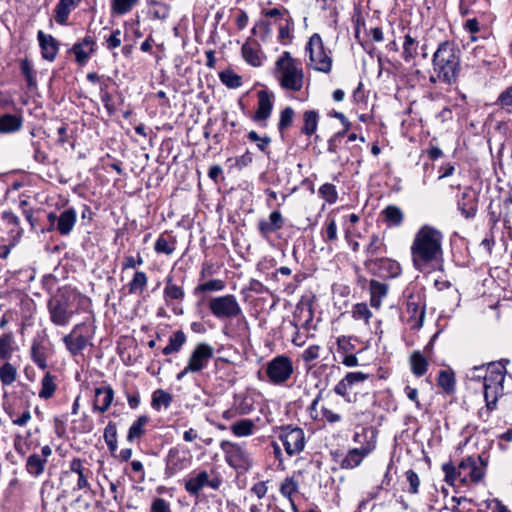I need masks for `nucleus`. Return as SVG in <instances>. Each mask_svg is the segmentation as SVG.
<instances>
[{
	"instance_id": "nucleus-1",
	"label": "nucleus",
	"mask_w": 512,
	"mask_h": 512,
	"mask_svg": "<svg viewBox=\"0 0 512 512\" xmlns=\"http://www.w3.org/2000/svg\"><path fill=\"white\" fill-rule=\"evenodd\" d=\"M443 234L436 228L424 225L415 234L410 251L413 266L422 273H429L443 262Z\"/></svg>"
},
{
	"instance_id": "nucleus-2",
	"label": "nucleus",
	"mask_w": 512,
	"mask_h": 512,
	"mask_svg": "<svg viewBox=\"0 0 512 512\" xmlns=\"http://www.w3.org/2000/svg\"><path fill=\"white\" fill-rule=\"evenodd\" d=\"M432 71L429 81L448 86L457 83L461 72V51L453 41L439 43L432 56Z\"/></svg>"
},
{
	"instance_id": "nucleus-3",
	"label": "nucleus",
	"mask_w": 512,
	"mask_h": 512,
	"mask_svg": "<svg viewBox=\"0 0 512 512\" xmlns=\"http://www.w3.org/2000/svg\"><path fill=\"white\" fill-rule=\"evenodd\" d=\"M275 75L283 89L297 92L303 87L304 72L301 63L288 51L283 52L276 60Z\"/></svg>"
},
{
	"instance_id": "nucleus-4",
	"label": "nucleus",
	"mask_w": 512,
	"mask_h": 512,
	"mask_svg": "<svg viewBox=\"0 0 512 512\" xmlns=\"http://www.w3.org/2000/svg\"><path fill=\"white\" fill-rule=\"evenodd\" d=\"M505 372L504 366L495 363H490L486 369L483 389L486 407L489 411L496 409L499 397L504 394Z\"/></svg>"
},
{
	"instance_id": "nucleus-5",
	"label": "nucleus",
	"mask_w": 512,
	"mask_h": 512,
	"mask_svg": "<svg viewBox=\"0 0 512 512\" xmlns=\"http://www.w3.org/2000/svg\"><path fill=\"white\" fill-rule=\"evenodd\" d=\"M310 66L319 72L330 73L332 69L331 51L326 50L320 34L314 33L306 44Z\"/></svg>"
},
{
	"instance_id": "nucleus-6",
	"label": "nucleus",
	"mask_w": 512,
	"mask_h": 512,
	"mask_svg": "<svg viewBox=\"0 0 512 512\" xmlns=\"http://www.w3.org/2000/svg\"><path fill=\"white\" fill-rule=\"evenodd\" d=\"M209 310L218 319L245 320L242 308L236 297L232 294L213 297L208 303Z\"/></svg>"
},
{
	"instance_id": "nucleus-7",
	"label": "nucleus",
	"mask_w": 512,
	"mask_h": 512,
	"mask_svg": "<svg viewBox=\"0 0 512 512\" xmlns=\"http://www.w3.org/2000/svg\"><path fill=\"white\" fill-rule=\"evenodd\" d=\"M265 373L271 384H285L294 373L292 359L284 354L277 355L266 363Z\"/></svg>"
},
{
	"instance_id": "nucleus-8",
	"label": "nucleus",
	"mask_w": 512,
	"mask_h": 512,
	"mask_svg": "<svg viewBox=\"0 0 512 512\" xmlns=\"http://www.w3.org/2000/svg\"><path fill=\"white\" fill-rule=\"evenodd\" d=\"M220 449L230 467L239 471H247L252 466V458L245 445L223 440L220 443Z\"/></svg>"
},
{
	"instance_id": "nucleus-9",
	"label": "nucleus",
	"mask_w": 512,
	"mask_h": 512,
	"mask_svg": "<svg viewBox=\"0 0 512 512\" xmlns=\"http://www.w3.org/2000/svg\"><path fill=\"white\" fill-rule=\"evenodd\" d=\"M487 460L481 455L468 456L464 458L457 467V475L463 484L478 483L484 475Z\"/></svg>"
},
{
	"instance_id": "nucleus-10",
	"label": "nucleus",
	"mask_w": 512,
	"mask_h": 512,
	"mask_svg": "<svg viewBox=\"0 0 512 512\" xmlns=\"http://www.w3.org/2000/svg\"><path fill=\"white\" fill-rule=\"evenodd\" d=\"M50 320L57 326H66L70 322L74 311L71 309L69 298L60 294L48 301Z\"/></svg>"
},
{
	"instance_id": "nucleus-11",
	"label": "nucleus",
	"mask_w": 512,
	"mask_h": 512,
	"mask_svg": "<svg viewBox=\"0 0 512 512\" xmlns=\"http://www.w3.org/2000/svg\"><path fill=\"white\" fill-rule=\"evenodd\" d=\"M279 438L283 443L286 453L290 456L299 454L305 447L304 431L299 427H283Z\"/></svg>"
},
{
	"instance_id": "nucleus-12",
	"label": "nucleus",
	"mask_w": 512,
	"mask_h": 512,
	"mask_svg": "<svg viewBox=\"0 0 512 512\" xmlns=\"http://www.w3.org/2000/svg\"><path fill=\"white\" fill-rule=\"evenodd\" d=\"M190 460L191 457L188 450L180 446L170 448L165 458V475L172 477L186 469L190 464Z\"/></svg>"
},
{
	"instance_id": "nucleus-13",
	"label": "nucleus",
	"mask_w": 512,
	"mask_h": 512,
	"mask_svg": "<svg viewBox=\"0 0 512 512\" xmlns=\"http://www.w3.org/2000/svg\"><path fill=\"white\" fill-rule=\"evenodd\" d=\"M369 375L363 372H349L334 387V392L343 397L347 402H358L357 393L351 396V391L359 384L366 381Z\"/></svg>"
},
{
	"instance_id": "nucleus-14",
	"label": "nucleus",
	"mask_w": 512,
	"mask_h": 512,
	"mask_svg": "<svg viewBox=\"0 0 512 512\" xmlns=\"http://www.w3.org/2000/svg\"><path fill=\"white\" fill-rule=\"evenodd\" d=\"M221 485L218 477L211 478L207 471H199L191 475L185 482V490L193 496H198L205 487L217 490Z\"/></svg>"
},
{
	"instance_id": "nucleus-15",
	"label": "nucleus",
	"mask_w": 512,
	"mask_h": 512,
	"mask_svg": "<svg viewBox=\"0 0 512 512\" xmlns=\"http://www.w3.org/2000/svg\"><path fill=\"white\" fill-rule=\"evenodd\" d=\"M213 355L214 348L210 344L205 342L197 344L188 358V370H193L195 373L201 372L208 366Z\"/></svg>"
},
{
	"instance_id": "nucleus-16",
	"label": "nucleus",
	"mask_w": 512,
	"mask_h": 512,
	"mask_svg": "<svg viewBox=\"0 0 512 512\" xmlns=\"http://www.w3.org/2000/svg\"><path fill=\"white\" fill-rule=\"evenodd\" d=\"M479 194L472 187H465L457 197V209L466 219H473L478 211Z\"/></svg>"
},
{
	"instance_id": "nucleus-17",
	"label": "nucleus",
	"mask_w": 512,
	"mask_h": 512,
	"mask_svg": "<svg viewBox=\"0 0 512 512\" xmlns=\"http://www.w3.org/2000/svg\"><path fill=\"white\" fill-rule=\"evenodd\" d=\"M85 327V323L76 324L71 332L63 337L66 349L74 357L82 354L89 343V338L82 334Z\"/></svg>"
},
{
	"instance_id": "nucleus-18",
	"label": "nucleus",
	"mask_w": 512,
	"mask_h": 512,
	"mask_svg": "<svg viewBox=\"0 0 512 512\" xmlns=\"http://www.w3.org/2000/svg\"><path fill=\"white\" fill-rule=\"evenodd\" d=\"M284 218L280 211L275 210L270 213L267 219H261L257 224V229L260 235L267 239L271 233L276 232L283 228Z\"/></svg>"
},
{
	"instance_id": "nucleus-19",
	"label": "nucleus",
	"mask_w": 512,
	"mask_h": 512,
	"mask_svg": "<svg viewBox=\"0 0 512 512\" xmlns=\"http://www.w3.org/2000/svg\"><path fill=\"white\" fill-rule=\"evenodd\" d=\"M72 473L77 474V490L90 489L88 481L92 472L83 466V461L80 458H74L69 464V470L63 472V476L69 477Z\"/></svg>"
},
{
	"instance_id": "nucleus-20",
	"label": "nucleus",
	"mask_w": 512,
	"mask_h": 512,
	"mask_svg": "<svg viewBox=\"0 0 512 512\" xmlns=\"http://www.w3.org/2000/svg\"><path fill=\"white\" fill-rule=\"evenodd\" d=\"M369 265H373L372 269L376 270V273L381 277L395 278L401 273L400 264L389 258L371 260L369 261Z\"/></svg>"
},
{
	"instance_id": "nucleus-21",
	"label": "nucleus",
	"mask_w": 512,
	"mask_h": 512,
	"mask_svg": "<svg viewBox=\"0 0 512 512\" xmlns=\"http://www.w3.org/2000/svg\"><path fill=\"white\" fill-rule=\"evenodd\" d=\"M258 106L253 116V120L256 122H266L270 117L273 109V94L266 90H260L257 93Z\"/></svg>"
},
{
	"instance_id": "nucleus-22",
	"label": "nucleus",
	"mask_w": 512,
	"mask_h": 512,
	"mask_svg": "<svg viewBox=\"0 0 512 512\" xmlns=\"http://www.w3.org/2000/svg\"><path fill=\"white\" fill-rule=\"evenodd\" d=\"M374 450V443L368 442L365 446L350 450L342 460L341 466L346 469H353L361 464L363 459Z\"/></svg>"
},
{
	"instance_id": "nucleus-23",
	"label": "nucleus",
	"mask_w": 512,
	"mask_h": 512,
	"mask_svg": "<svg viewBox=\"0 0 512 512\" xmlns=\"http://www.w3.org/2000/svg\"><path fill=\"white\" fill-rule=\"evenodd\" d=\"M37 39L41 48L42 57L47 61H53L59 51L58 41L49 34H45L42 30L37 33Z\"/></svg>"
},
{
	"instance_id": "nucleus-24",
	"label": "nucleus",
	"mask_w": 512,
	"mask_h": 512,
	"mask_svg": "<svg viewBox=\"0 0 512 512\" xmlns=\"http://www.w3.org/2000/svg\"><path fill=\"white\" fill-rule=\"evenodd\" d=\"M114 399V390L110 385L95 388V399L93 410L101 413L106 412Z\"/></svg>"
},
{
	"instance_id": "nucleus-25",
	"label": "nucleus",
	"mask_w": 512,
	"mask_h": 512,
	"mask_svg": "<svg viewBox=\"0 0 512 512\" xmlns=\"http://www.w3.org/2000/svg\"><path fill=\"white\" fill-rule=\"evenodd\" d=\"M77 221V213L74 208H67L62 211L57 219V225L55 229L62 236L69 235Z\"/></svg>"
},
{
	"instance_id": "nucleus-26",
	"label": "nucleus",
	"mask_w": 512,
	"mask_h": 512,
	"mask_svg": "<svg viewBox=\"0 0 512 512\" xmlns=\"http://www.w3.org/2000/svg\"><path fill=\"white\" fill-rule=\"evenodd\" d=\"M94 48L95 41L91 36H86L82 41L73 45L72 52L75 54L76 61L79 64H84L94 52Z\"/></svg>"
},
{
	"instance_id": "nucleus-27",
	"label": "nucleus",
	"mask_w": 512,
	"mask_h": 512,
	"mask_svg": "<svg viewBox=\"0 0 512 512\" xmlns=\"http://www.w3.org/2000/svg\"><path fill=\"white\" fill-rule=\"evenodd\" d=\"M185 297V292L182 286L177 285L173 277L168 275L165 279V288L163 291V298L167 305H171L174 301H182Z\"/></svg>"
},
{
	"instance_id": "nucleus-28",
	"label": "nucleus",
	"mask_w": 512,
	"mask_h": 512,
	"mask_svg": "<svg viewBox=\"0 0 512 512\" xmlns=\"http://www.w3.org/2000/svg\"><path fill=\"white\" fill-rule=\"evenodd\" d=\"M81 0H59L54 8V19L60 25L67 24L70 13L77 8Z\"/></svg>"
},
{
	"instance_id": "nucleus-29",
	"label": "nucleus",
	"mask_w": 512,
	"mask_h": 512,
	"mask_svg": "<svg viewBox=\"0 0 512 512\" xmlns=\"http://www.w3.org/2000/svg\"><path fill=\"white\" fill-rule=\"evenodd\" d=\"M233 408L238 415H247L254 410V398L247 393L234 395Z\"/></svg>"
},
{
	"instance_id": "nucleus-30",
	"label": "nucleus",
	"mask_w": 512,
	"mask_h": 512,
	"mask_svg": "<svg viewBox=\"0 0 512 512\" xmlns=\"http://www.w3.org/2000/svg\"><path fill=\"white\" fill-rule=\"evenodd\" d=\"M369 290L371 306L376 309L380 308L382 299L386 297L388 293V285L377 280H371Z\"/></svg>"
},
{
	"instance_id": "nucleus-31",
	"label": "nucleus",
	"mask_w": 512,
	"mask_h": 512,
	"mask_svg": "<svg viewBox=\"0 0 512 512\" xmlns=\"http://www.w3.org/2000/svg\"><path fill=\"white\" fill-rule=\"evenodd\" d=\"M175 249L176 239L168 232L162 233L154 245V250L158 254L171 255Z\"/></svg>"
},
{
	"instance_id": "nucleus-32",
	"label": "nucleus",
	"mask_w": 512,
	"mask_h": 512,
	"mask_svg": "<svg viewBox=\"0 0 512 512\" xmlns=\"http://www.w3.org/2000/svg\"><path fill=\"white\" fill-rule=\"evenodd\" d=\"M187 337L182 330H177L169 337L168 344L162 349L164 355H171L181 351Z\"/></svg>"
},
{
	"instance_id": "nucleus-33",
	"label": "nucleus",
	"mask_w": 512,
	"mask_h": 512,
	"mask_svg": "<svg viewBox=\"0 0 512 512\" xmlns=\"http://www.w3.org/2000/svg\"><path fill=\"white\" fill-rule=\"evenodd\" d=\"M255 429V422L248 418L238 420L230 426V431L236 437L251 436L252 434H254Z\"/></svg>"
},
{
	"instance_id": "nucleus-34",
	"label": "nucleus",
	"mask_w": 512,
	"mask_h": 512,
	"mask_svg": "<svg viewBox=\"0 0 512 512\" xmlns=\"http://www.w3.org/2000/svg\"><path fill=\"white\" fill-rule=\"evenodd\" d=\"M149 420L150 419L147 415L138 417L128 430L127 441L132 443L135 440H139L145 434Z\"/></svg>"
},
{
	"instance_id": "nucleus-35",
	"label": "nucleus",
	"mask_w": 512,
	"mask_h": 512,
	"mask_svg": "<svg viewBox=\"0 0 512 512\" xmlns=\"http://www.w3.org/2000/svg\"><path fill=\"white\" fill-rule=\"evenodd\" d=\"M46 460L39 454H31L26 461V471L33 477L37 478L43 474L46 467Z\"/></svg>"
},
{
	"instance_id": "nucleus-36",
	"label": "nucleus",
	"mask_w": 512,
	"mask_h": 512,
	"mask_svg": "<svg viewBox=\"0 0 512 512\" xmlns=\"http://www.w3.org/2000/svg\"><path fill=\"white\" fill-rule=\"evenodd\" d=\"M419 41L410 33L404 36L402 58L406 63L411 62L418 54Z\"/></svg>"
},
{
	"instance_id": "nucleus-37",
	"label": "nucleus",
	"mask_w": 512,
	"mask_h": 512,
	"mask_svg": "<svg viewBox=\"0 0 512 512\" xmlns=\"http://www.w3.org/2000/svg\"><path fill=\"white\" fill-rule=\"evenodd\" d=\"M22 119L14 114H5L0 117V133H13L20 130Z\"/></svg>"
},
{
	"instance_id": "nucleus-38",
	"label": "nucleus",
	"mask_w": 512,
	"mask_h": 512,
	"mask_svg": "<svg viewBox=\"0 0 512 512\" xmlns=\"http://www.w3.org/2000/svg\"><path fill=\"white\" fill-rule=\"evenodd\" d=\"M319 114L315 110H307L303 113V126L301 132L307 136L313 135L318 127Z\"/></svg>"
},
{
	"instance_id": "nucleus-39",
	"label": "nucleus",
	"mask_w": 512,
	"mask_h": 512,
	"mask_svg": "<svg viewBox=\"0 0 512 512\" xmlns=\"http://www.w3.org/2000/svg\"><path fill=\"white\" fill-rule=\"evenodd\" d=\"M410 366L412 373L421 377L427 372L428 361L420 351H414L410 356Z\"/></svg>"
},
{
	"instance_id": "nucleus-40",
	"label": "nucleus",
	"mask_w": 512,
	"mask_h": 512,
	"mask_svg": "<svg viewBox=\"0 0 512 512\" xmlns=\"http://www.w3.org/2000/svg\"><path fill=\"white\" fill-rule=\"evenodd\" d=\"M14 336L12 332L0 336V361L9 360L14 352Z\"/></svg>"
},
{
	"instance_id": "nucleus-41",
	"label": "nucleus",
	"mask_w": 512,
	"mask_h": 512,
	"mask_svg": "<svg viewBox=\"0 0 512 512\" xmlns=\"http://www.w3.org/2000/svg\"><path fill=\"white\" fill-rule=\"evenodd\" d=\"M382 214L384 215L385 221L390 226L399 227L403 223L404 214L402 210L395 205L387 206L382 211Z\"/></svg>"
},
{
	"instance_id": "nucleus-42",
	"label": "nucleus",
	"mask_w": 512,
	"mask_h": 512,
	"mask_svg": "<svg viewBox=\"0 0 512 512\" xmlns=\"http://www.w3.org/2000/svg\"><path fill=\"white\" fill-rule=\"evenodd\" d=\"M56 388V377L47 372L41 380V389L38 395L42 399H49L54 395Z\"/></svg>"
},
{
	"instance_id": "nucleus-43",
	"label": "nucleus",
	"mask_w": 512,
	"mask_h": 512,
	"mask_svg": "<svg viewBox=\"0 0 512 512\" xmlns=\"http://www.w3.org/2000/svg\"><path fill=\"white\" fill-rule=\"evenodd\" d=\"M31 358L33 362L41 369H46L47 367V356L46 349L44 345L34 340L31 346Z\"/></svg>"
},
{
	"instance_id": "nucleus-44",
	"label": "nucleus",
	"mask_w": 512,
	"mask_h": 512,
	"mask_svg": "<svg viewBox=\"0 0 512 512\" xmlns=\"http://www.w3.org/2000/svg\"><path fill=\"white\" fill-rule=\"evenodd\" d=\"M299 484L298 481L295 480L294 477H287L284 479V481L280 485V493L285 498L289 499L293 510H296V505L294 504V501L292 499V496L298 492Z\"/></svg>"
},
{
	"instance_id": "nucleus-45",
	"label": "nucleus",
	"mask_w": 512,
	"mask_h": 512,
	"mask_svg": "<svg viewBox=\"0 0 512 512\" xmlns=\"http://www.w3.org/2000/svg\"><path fill=\"white\" fill-rule=\"evenodd\" d=\"M242 54L244 59L252 66L257 67L261 65L262 61L257 44L249 42L245 43L242 46Z\"/></svg>"
},
{
	"instance_id": "nucleus-46",
	"label": "nucleus",
	"mask_w": 512,
	"mask_h": 512,
	"mask_svg": "<svg viewBox=\"0 0 512 512\" xmlns=\"http://www.w3.org/2000/svg\"><path fill=\"white\" fill-rule=\"evenodd\" d=\"M148 283V277L143 271H136L132 280L128 283V291L130 294L142 293Z\"/></svg>"
},
{
	"instance_id": "nucleus-47",
	"label": "nucleus",
	"mask_w": 512,
	"mask_h": 512,
	"mask_svg": "<svg viewBox=\"0 0 512 512\" xmlns=\"http://www.w3.org/2000/svg\"><path fill=\"white\" fill-rule=\"evenodd\" d=\"M172 400L173 397L170 393L165 390L158 389L152 394L151 405L156 410H160L162 406L167 409L171 405Z\"/></svg>"
},
{
	"instance_id": "nucleus-48",
	"label": "nucleus",
	"mask_w": 512,
	"mask_h": 512,
	"mask_svg": "<svg viewBox=\"0 0 512 512\" xmlns=\"http://www.w3.org/2000/svg\"><path fill=\"white\" fill-rule=\"evenodd\" d=\"M221 82L231 89H236L242 85V78L232 70H225L219 74Z\"/></svg>"
},
{
	"instance_id": "nucleus-49",
	"label": "nucleus",
	"mask_w": 512,
	"mask_h": 512,
	"mask_svg": "<svg viewBox=\"0 0 512 512\" xmlns=\"http://www.w3.org/2000/svg\"><path fill=\"white\" fill-rule=\"evenodd\" d=\"M103 437L110 452H115L117 450V428L114 422L107 424Z\"/></svg>"
},
{
	"instance_id": "nucleus-50",
	"label": "nucleus",
	"mask_w": 512,
	"mask_h": 512,
	"mask_svg": "<svg viewBox=\"0 0 512 512\" xmlns=\"http://www.w3.org/2000/svg\"><path fill=\"white\" fill-rule=\"evenodd\" d=\"M438 385L447 393L454 391L455 378L451 371L441 370L438 375Z\"/></svg>"
},
{
	"instance_id": "nucleus-51",
	"label": "nucleus",
	"mask_w": 512,
	"mask_h": 512,
	"mask_svg": "<svg viewBox=\"0 0 512 512\" xmlns=\"http://www.w3.org/2000/svg\"><path fill=\"white\" fill-rule=\"evenodd\" d=\"M294 116L295 111L291 107H286L280 112L278 122V130L280 133H283L284 131L291 127Z\"/></svg>"
},
{
	"instance_id": "nucleus-52",
	"label": "nucleus",
	"mask_w": 512,
	"mask_h": 512,
	"mask_svg": "<svg viewBox=\"0 0 512 512\" xmlns=\"http://www.w3.org/2000/svg\"><path fill=\"white\" fill-rule=\"evenodd\" d=\"M225 289V283L221 279H213L207 282L201 283L196 286L194 292L198 294L200 292H212V291H222Z\"/></svg>"
},
{
	"instance_id": "nucleus-53",
	"label": "nucleus",
	"mask_w": 512,
	"mask_h": 512,
	"mask_svg": "<svg viewBox=\"0 0 512 512\" xmlns=\"http://www.w3.org/2000/svg\"><path fill=\"white\" fill-rule=\"evenodd\" d=\"M17 376L16 368L9 362L0 367V380L3 385H11Z\"/></svg>"
},
{
	"instance_id": "nucleus-54",
	"label": "nucleus",
	"mask_w": 512,
	"mask_h": 512,
	"mask_svg": "<svg viewBox=\"0 0 512 512\" xmlns=\"http://www.w3.org/2000/svg\"><path fill=\"white\" fill-rule=\"evenodd\" d=\"M408 310H412L414 314L418 313V317L414 318L413 316L410 317L409 322H412L411 327L413 329H420L423 326L424 318H425V308L419 307L414 302L408 303Z\"/></svg>"
},
{
	"instance_id": "nucleus-55",
	"label": "nucleus",
	"mask_w": 512,
	"mask_h": 512,
	"mask_svg": "<svg viewBox=\"0 0 512 512\" xmlns=\"http://www.w3.org/2000/svg\"><path fill=\"white\" fill-rule=\"evenodd\" d=\"M138 0H112V11L118 15L128 13L137 4Z\"/></svg>"
},
{
	"instance_id": "nucleus-56",
	"label": "nucleus",
	"mask_w": 512,
	"mask_h": 512,
	"mask_svg": "<svg viewBox=\"0 0 512 512\" xmlns=\"http://www.w3.org/2000/svg\"><path fill=\"white\" fill-rule=\"evenodd\" d=\"M354 441L356 443L361 444V446H365L368 442L374 443V448L376 447V432L372 428H364L360 433H356L354 435Z\"/></svg>"
},
{
	"instance_id": "nucleus-57",
	"label": "nucleus",
	"mask_w": 512,
	"mask_h": 512,
	"mask_svg": "<svg viewBox=\"0 0 512 512\" xmlns=\"http://www.w3.org/2000/svg\"><path fill=\"white\" fill-rule=\"evenodd\" d=\"M352 313L354 319L363 320L367 325L369 324V320L372 317V312L366 303H357L354 305Z\"/></svg>"
},
{
	"instance_id": "nucleus-58",
	"label": "nucleus",
	"mask_w": 512,
	"mask_h": 512,
	"mask_svg": "<svg viewBox=\"0 0 512 512\" xmlns=\"http://www.w3.org/2000/svg\"><path fill=\"white\" fill-rule=\"evenodd\" d=\"M496 104L508 113H512V86L501 92L497 98Z\"/></svg>"
},
{
	"instance_id": "nucleus-59",
	"label": "nucleus",
	"mask_w": 512,
	"mask_h": 512,
	"mask_svg": "<svg viewBox=\"0 0 512 512\" xmlns=\"http://www.w3.org/2000/svg\"><path fill=\"white\" fill-rule=\"evenodd\" d=\"M319 195L330 204L335 203L338 198L336 187L331 183L323 184L319 188Z\"/></svg>"
},
{
	"instance_id": "nucleus-60",
	"label": "nucleus",
	"mask_w": 512,
	"mask_h": 512,
	"mask_svg": "<svg viewBox=\"0 0 512 512\" xmlns=\"http://www.w3.org/2000/svg\"><path fill=\"white\" fill-rule=\"evenodd\" d=\"M105 45L108 50L118 48L122 43V32L120 29L112 30L109 36H104Z\"/></svg>"
},
{
	"instance_id": "nucleus-61",
	"label": "nucleus",
	"mask_w": 512,
	"mask_h": 512,
	"mask_svg": "<svg viewBox=\"0 0 512 512\" xmlns=\"http://www.w3.org/2000/svg\"><path fill=\"white\" fill-rule=\"evenodd\" d=\"M248 139L252 142H256L259 150L268 154V146L271 143L270 137H268V136L261 137L258 135L257 132L250 131L248 133Z\"/></svg>"
},
{
	"instance_id": "nucleus-62",
	"label": "nucleus",
	"mask_w": 512,
	"mask_h": 512,
	"mask_svg": "<svg viewBox=\"0 0 512 512\" xmlns=\"http://www.w3.org/2000/svg\"><path fill=\"white\" fill-rule=\"evenodd\" d=\"M320 411L322 415L321 420H325L330 424L338 423L342 419L341 414L332 410L328 405H323Z\"/></svg>"
},
{
	"instance_id": "nucleus-63",
	"label": "nucleus",
	"mask_w": 512,
	"mask_h": 512,
	"mask_svg": "<svg viewBox=\"0 0 512 512\" xmlns=\"http://www.w3.org/2000/svg\"><path fill=\"white\" fill-rule=\"evenodd\" d=\"M406 480L409 484L408 492L410 494H417L420 486V479L418 474L414 470H408L405 473Z\"/></svg>"
},
{
	"instance_id": "nucleus-64",
	"label": "nucleus",
	"mask_w": 512,
	"mask_h": 512,
	"mask_svg": "<svg viewBox=\"0 0 512 512\" xmlns=\"http://www.w3.org/2000/svg\"><path fill=\"white\" fill-rule=\"evenodd\" d=\"M150 512H171V509L165 499L155 498L151 504Z\"/></svg>"
}]
</instances>
